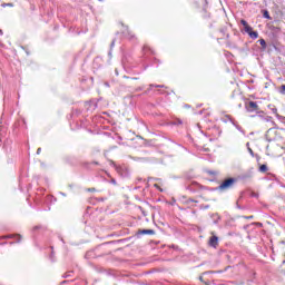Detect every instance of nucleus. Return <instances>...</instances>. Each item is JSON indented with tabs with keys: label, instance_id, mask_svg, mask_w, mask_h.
<instances>
[{
	"label": "nucleus",
	"instance_id": "obj_1",
	"mask_svg": "<svg viewBox=\"0 0 285 285\" xmlns=\"http://www.w3.org/2000/svg\"><path fill=\"white\" fill-rule=\"evenodd\" d=\"M236 181L235 178H227L217 187V190H230Z\"/></svg>",
	"mask_w": 285,
	"mask_h": 285
},
{
	"label": "nucleus",
	"instance_id": "obj_2",
	"mask_svg": "<svg viewBox=\"0 0 285 285\" xmlns=\"http://www.w3.org/2000/svg\"><path fill=\"white\" fill-rule=\"evenodd\" d=\"M245 108L247 112H256L257 115L262 112V109H259V105L253 100L245 102Z\"/></svg>",
	"mask_w": 285,
	"mask_h": 285
},
{
	"label": "nucleus",
	"instance_id": "obj_3",
	"mask_svg": "<svg viewBox=\"0 0 285 285\" xmlns=\"http://www.w3.org/2000/svg\"><path fill=\"white\" fill-rule=\"evenodd\" d=\"M115 168H116V173H118V175L124 179L130 177V170L126 165H121V166L115 165Z\"/></svg>",
	"mask_w": 285,
	"mask_h": 285
},
{
	"label": "nucleus",
	"instance_id": "obj_4",
	"mask_svg": "<svg viewBox=\"0 0 285 285\" xmlns=\"http://www.w3.org/2000/svg\"><path fill=\"white\" fill-rule=\"evenodd\" d=\"M266 141H277L279 139V135H277V129L269 128L265 134Z\"/></svg>",
	"mask_w": 285,
	"mask_h": 285
},
{
	"label": "nucleus",
	"instance_id": "obj_5",
	"mask_svg": "<svg viewBox=\"0 0 285 285\" xmlns=\"http://www.w3.org/2000/svg\"><path fill=\"white\" fill-rule=\"evenodd\" d=\"M122 35L124 37H127V39H135V35L128 27H122Z\"/></svg>",
	"mask_w": 285,
	"mask_h": 285
},
{
	"label": "nucleus",
	"instance_id": "obj_6",
	"mask_svg": "<svg viewBox=\"0 0 285 285\" xmlns=\"http://www.w3.org/2000/svg\"><path fill=\"white\" fill-rule=\"evenodd\" d=\"M219 245V237L217 236H212L209 238V246H212V248H216V246Z\"/></svg>",
	"mask_w": 285,
	"mask_h": 285
},
{
	"label": "nucleus",
	"instance_id": "obj_7",
	"mask_svg": "<svg viewBox=\"0 0 285 285\" xmlns=\"http://www.w3.org/2000/svg\"><path fill=\"white\" fill-rule=\"evenodd\" d=\"M132 63V58L125 56L122 58V66L124 68H130V65Z\"/></svg>",
	"mask_w": 285,
	"mask_h": 285
},
{
	"label": "nucleus",
	"instance_id": "obj_8",
	"mask_svg": "<svg viewBox=\"0 0 285 285\" xmlns=\"http://www.w3.org/2000/svg\"><path fill=\"white\" fill-rule=\"evenodd\" d=\"M138 235H155V230L153 229H140Z\"/></svg>",
	"mask_w": 285,
	"mask_h": 285
},
{
	"label": "nucleus",
	"instance_id": "obj_9",
	"mask_svg": "<svg viewBox=\"0 0 285 285\" xmlns=\"http://www.w3.org/2000/svg\"><path fill=\"white\" fill-rule=\"evenodd\" d=\"M11 237H14L17 242H21V235H7V236H1L0 239H11Z\"/></svg>",
	"mask_w": 285,
	"mask_h": 285
},
{
	"label": "nucleus",
	"instance_id": "obj_10",
	"mask_svg": "<svg viewBox=\"0 0 285 285\" xmlns=\"http://www.w3.org/2000/svg\"><path fill=\"white\" fill-rule=\"evenodd\" d=\"M248 36L250 37V39H257V38L259 37V32L252 30V31L248 33Z\"/></svg>",
	"mask_w": 285,
	"mask_h": 285
},
{
	"label": "nucleus",
	"instance_id": "obj_11",
	"mask_svg": "<svg viewBox=\"0 0 285 285\" xmlns=\"http://www.w3.org/2000/svg\"><path fill=\"white\" fill-rule=\"evenodd\" d=\"M258 43L262 46V48H263V50H266V40H264V39H259L258 40Z\"/></svg>",
	"mask_w": 285,
	"mask_h": 285
},
{
	"label": "nucleus",
	"instance_id": "obj_12",
	"mask_svg": "<svg viewBox=\"0 0 285 285\" xmlns=\"http://www.w3.org/2000/svg\"><path fill=\"white\" fill-rule=\"evenodd\" d=\"M184 124V121H181V119H176L171 122L173 126H181Z\"/></svg>",
	"mask_w": 285,
	"mask_h": 285
},
{
	"label": "nucleus",
	"instance_id": "obj_13",
	"mask_svg": "<svg viewBox=\"0 0 285 285\" xmlns=\"http://www.w3.org/2000/svg\"><path fill=\"white\" fill-rule=\"evenodd\" d=\"M263 17L264 19H271V13L268 12V10L263 11Z\"/></svg>",
	"mask_w": 285,
	"mask_h": 285
},
{
	"label": "nucleus",
	"instance_id": "obj_14",
	"mask_svg": "<svg viewBox=\"0 0 285 285\" xmlns=\"http://www.w3.org/2000/svg\"><path fill=\"white\" fill-rule=\"evenodd\" d=\"M266 170H268V166H266V165H261L259 166V171L261 173H266Z\"/></svg>",
	"mask_w": 285,
	"mask_h": 285
},
{
	"label": "nucleus",
	"instance_id": "obj_15",
	"mask_svg": "<svg viewBox=\"0 0 285 285\" xmlns=\"http://www.w3.org/2000/svg\"><path fill=\"white\" fill-rule=\"evenodd\" d=\"M229 120H230L232 124L235 126V128H237V130H239V132H243V134H244V131L242 130V127H240L239 125L235 124V121H233L230 118H229Z\"/></svg>",
	"mask_w": 285,
	"mask_h": 285
},
{
	"label": "nucleus",
	"instance_id": "obj_16",
	"mask_svg": "<svg viewBox=\"0 0 285 285\" xmlns=\"http://www.w3.org/2000/svg\"><path fill=\"white\" fill-rule=\"evenodd\" d=\"M253 30V27H250L249 24H247L246 27H244V31L248 35L250 31Z\"/></svg>",
	"mask_w": 285,
	"mask_h": 285
},
{
	"label": "nucleus",
	"instance_id": "obj_17",
	"mask_svg": "<svg viewBox=\"0 0 285 285\" xmlns=\"http://www.w3.org/2000/svg\"><path fill=\"white\" fill-rule=\"evenodd\" d=\"M272 111H273V114L274 115H276V117L279 119V118H282V116H279V114H277V108H272Z\"/></svg>",
	"mask_w": 285,
	"mask_h": 285
},
{
	"label": "nucleus",
	"instance_id": "obj_18",
	"mask_svg": "<svg viewBox=\"0 0 285 285\" xmlns=\"http://www.w3.org/2000/svg\"><path fill=\"white\" fill-rule=\"evenodd\" d=\"M150 88H166L164 85H150Z\"/></svg>",
	"mask_w": 285,
	"mask_h": 285
},
{
	"label": "nucleus",
	"instance_id": "obj_19",
	"mask_svg": "<svg viewBox=\"0 0 285 285\" xmlns=\"http://www.w3.org/2000/svg\"><path fill=\"white\" fill-rule=\"evenodd\" d=\"M279 94L281 95H285V85L281 86Z\"/></svg>",
	"mask_w": 285,
	"mask_h": 285
},
{
	"label": "nucleus",
	"instance_id": "obj_20",
	"mask_svg": "<svg viewBox=\"0 0 285 285\" xmlns=\"http://www.w3.org/2000/svg\"><path fill=\"white\" fill-rule=\"evenodd\" d=\"M142 50H144L145 53L146 52H153V50L149 47H147V46H145Z\"/></svg>",
	"mask_w": 285,
	"mask_h": 285
},
{
	"label": "nucleus",
	"instance_id": "obj_21",
	"mask_svg": "<svg viewBox=\"0 0 285 285\" xmlns=\"http://www.w3.org/2000/svg\"><path fill=\"white\" fill-rule=\"evenodd\" d=\"M240 23L243 24V28H246V26H248V22L244 19L240 20Z\"/></svg>",
	"mask_w": 285,
	"mask_h": 285
},
{
	"label": "nucleus",
	"instance_id": "obj_22",
	"mask_svg": "<svg viewBox=\"0 0 285 285\" xmlns=\"http://www.w3.org/2000/svg\"><path fill=\"white\" fill-rule=\"evenodd\" d=\"M248 153H249V155L252 156V157H255V153L253 151V149L250 148V147H248Z\"/></svg>",
	"mask_w": 285,
	"mask_h": 285
},
{
	"label": "nucleus",
	"instance_id": "obj_23",
	"mask_svg": "<svg viewBox=\"0 0 285 285\" xmlns=\"http://www.w3.org/2000/svg\"><path fill=\"white\" fill-rule=\"evenodd\" d=\"M109 184H112L114 186H117V180H116L115 178H111V179L109 180Z\"/></svg>",
	"mask_w": 285,
	"mask_h": 285
},
{
	"label": "nucleus",
	"instance_id": "obj_24",
	"mask_svg": "<svg viewBox=\"0 0 285 285\" xmlns=\"http://www.w3.org/2000/svg\"><path fill=\"white\" fill-rule=\"evenodd\" d=\"M193 186H195L196 188H199V184L198 183H193V185L189 187L190 190H193Z\"/></svg>",
	"mask_w": 285,
	"mask_h": 285
},
{
	"label": "nucleus",
	"instance_id": "obj_25",
	"mask_svg": "<svg viewBox=\"0 0 285 285\" xmlns=\"http://www.w3.org/2000/svg\"><path fill=\"white\" fill-rule=\"evenodd\" d=\"M87 190H88V193H97L96 188H88Z\"/></svg>",
	"mask_w": 285,
	"mask_h": 285
},
{
	"label": "nucleus",
	"instance_id": "obj_26",
	"mask_svg": "<svg viewBox=\"0 0 285 285\" xmlns=\"http://www.w3.org/2000/svg\"><path fill=\"white\" fill-rule=\"evenodd\" d=\"M208 174H209V175H219L218 171H213V170H209Z\"/></svg>",
	"mask_w": 285,
	"mask_h": 285
},
{
	"label": "nucleus",
	"instance_id": "obj_27",
	"mask_svg": "<svg viewBox=\"0 0 285 285\" xmlns=\"http://www.w3.org/2000/svg\"><path fill=\"white\" fill-rule=\"evenodd\" d=\"M110 48H115V40L111 41Z\"/></svg>",
	"mask_w": 285,
	"mask_h": 285
},
{
	"label": "nucleus",
	"instance_id": "obj_28",
	"mask_svg": "<svg viewBox=\"0 0 285 285\" xmlns=\"http://www.w3.org/2000/svg\"><path fill=\"white\" fill-rule=\"evenodd\" d=\"M37 155H41V148L37 149Z\"/></svg>",
	"mask_w": 285,
	"mask_h": 285
},
{
	"label": "nucleus",
	"instance_id": "obj_29",
	"mask_svg": "<svg viewBox=\"0 0 285 285\" xmlns=\"http://www.w3.org/2000/svg\"><path fill=\"white\" fill-rule=\"evenodd\" d=\"M247 150L250 148V142H246Z\"/></svg>",
	"mask_w": 285,
	"mask_h": 285
},
{
	"label": "nucleus",
	"instance_id": "obj_30",
	"mask_svg": "<svg viewBox=\"0 0 285 285\" xmlns=\"http://www.w3.org/2000/svg\"><path fill=\"white\" fill-rule=\"evenodd\" d=\"M6 6H8V7H12V3H7V4H3V7H6Z\"/></svg>",
	"mask_w": 285,
	"mask_h": 285
},
{
	"label": "nucleus",
	"instance_id": "obj_31",
	"mask_svg": "<svg viewBox=\"0 0 285 285\" xmlns=\"http://www.w3.org/2000/svg\"><path fill=\"white\" fill-rule=\"evenodd\" d=\"M39 228H40L39 226H36L33 227V230H39Z\"/></svg>",
	"mask_w": 285,
	"mask_h": 285
},
{
	"label": "nucleus",
	"instance_id": "obj_32",
	"mask_svg": "<svg viewBox=\"0 0 285 285\" xmlns=\"http://www.w3.org/2000/svg\"><path fill=\"white\" fill-rule=\"evenodd\" d=\"M60 195H62V197H66V193H62V191H61Z\"/></svg>",
	"mask_w": 285,
	"mask_h": 285
},
{
	"label": "nucleus",
	"instance_id": "obj_33",
	"mask_svg": "<svg viewBox=\"0 0 285 285\" xmlns=\"http://www.w3.org/2000/svg\"><path fill=\"white\" fill-rule=\"evenodd\" d=\"M105 173H106L107 177H110V174L108 171H105Z\"/></svg>",
	"mask_w": 285,
	"mask_h": 285
},
{
	"label": "nucleus",
	"instance_id": "obj_34",
	"mask_svg": "<svg viewBox=\"0 0 285 285\" xmlns=\"http://www.w3.org/2000/svg\"><path fill=\"white\" fill-rule=\"evenodd\" d=\"M109 57H112V51H109Z\"/></svg>",
	"mask_w": 285,
	"mask_h": 285
},
{
	"label": "nucleus",
	"instance_id": "obj_35",
	"mask_svg": "<svg viewBox=\"0 0 285 285\" xmlns=\"http://www.w3.org/2000/svg\"><path fill=\"white\" fill-rule=\"evenodd\" d=\"M115 72H116V75H119V71L117 69L115 70Z\"/></svg>",
	"mask_w": 285,
	"mask_h": 285
},
{
	"label": "nucleus",
	"instance_id": "obj_36",
	"mask_svg": "<svg viewBox=\"0 0 285 285\" xmlns=\"http://www.w3.org/2000/svg\"><path fill=\"white\" fill-rule=\"evenodd\" d=\"M105 86H107V87H108V86H110V85H109L108 82H105Z\"/></svg>",
	"mask_w": 285,
	"mask_h": 285
},
{
	"label": "nucleus",
	"instance_id": "obj_37",
	"mask_svg": "<svg viewBox=\"0 0 285 285\" xmlns=\"http://www.w3.org/2000/svg\"><path fill=\"white\" fill-rule=\"evenodd\" d=\"M0 35H3V30H0Z\"/></svg>",
	"mask_w": 285,
	"mask_h": 285
},
{
	"label": "nucleus",
	"instance_id": "obj_38",
	"mask_svg": "<svg viewBox=\"0 0 285 285\" xmlns=\"http://www.w3.org/2000/svg\"><path fill=\"white\" fill-rule=\"evenodd\" d=\"M216 273H223L222 271H218V272H216Z\"/></svg>",
	"mask_w": 285,
	"mask_h": 285
},
{
	"label": "nucleus",
	"instance_id": "obj_39",
	"mask_svg": "<svg viewBox=\"0 0 285 285\" xmlns=\"http://www.w3.org/2000/svg\"><path fill=\"white\" fill-rule=\"evenodd\" d=\"M225 271H228V267H226Z\"/></svg>",
	"mask_w": 285,
	"mask_h": 285
},
{
	"label": "nucleus",
	"instance_id": "obj_40",
	"mask_svg": "<svg viewBox=\"0 0 285 285\" xmlns=\"http://www.w3.org/2000/svg\"><path fill=\"white\" fill-rule=\"evenodd\" d=\"M199 279H200V282H202V279H203L202 276L199 277Z\"/></svg>",
	"mask_w": 285,
	"mask_h": 285
},
{
	"label": "nucleus",
	"instance_id": "obj_41",
	"mask_svg": "<svg viewBox=\"0 0 285 285\" xmlns=\"http://www.w3.org/2000/svg\"><path fill=\"white\" fill-rule=\"evenodd\" d=\"M94 164H96V165H97V164H99V163H94Z\"/></svg>",
	"mask_w": 285,
	"mask_h": 285
},
{
	"label": "nucleus",
	"instance_id": "obj_42",
	"mask_svg": "<svg viewBox=\"0 0 285 285\" xmlns=\"http://www.w3.org/2000/svg\"><path fill=\"white\" fill-rule=\"evenodd\" d=\"M52 255H53V254L51 253V256H50V257H52Z\"/></svg>",
	"mask_w": 285,
	"mask_h": 285
}]
</instances>
